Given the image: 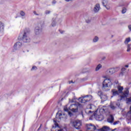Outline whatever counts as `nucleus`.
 <instances>
[{"label":"nucleus","instance_id":"nucleus-1","mask_svg":"<svg viewBox=\"0 0 131 131\" xmlns=\"http://www.w3.org/2000/svg\"><path fill=\"white\" fill-rule=\"evenodd\" d=\"M30 30L29 29H25L24 33L23 34L22 37H18L19 40H23L24 42H30V38L29 37V33Z\"/></svg>","mask_w":131,"mask_h":131},{"label":"nucleus","instance_id":"nucleus-2","mask_svg":"<svg viewBox=\"0 0 131 131\" xmlns=\"http://www.w3.org/2000/svg\"><path fill=\"white\" fill-rule=\"evenodd\" d=\"M92 95H87L86 96L79 97L78 101L80 103H86V102H90L92 100Z\"/></svg>","mask_w":131,"mask_h":131},{"label":"nucleus","instance_id":"nucleus-3","mask_svg":"<svg viewBox=\"0 0 131 131\" xmlns=\"http://www.w3.org/2000/svg\"><path fill=\"white\" fill-rule=\"evenodd\" d=\"M111 85H112V82L110 81V79H105L102 82V89L111 88Z\"/></svg>","mask_w":131,"mask_h":131},{"label":"nucleus","instance_id":"nucleus-4","mask_svg":"<svg viewBox=\"0 0 131 131\" xmlns=\"http://www.w3.org/2000/svg\"><path fill=\"white\" fill-rule=\"evenodd\" d=\"M71 123H72V126L74 127H75L76 129H80L81 126V121L77 120L73 121H71Z\"/></svg>","mask_w":131,"mask_h":131},{"label":"nucleus","instance_id":"nucleus-5","mask_svg":"<svg viewBox=\"0 0 131 131\" xmlns=\"http://www.w3.org/2000/svg\"><path fill=\"white\" fill-rule=\"evenodd\" d=\"M80 104L79 103H75L71 104L70 107H69L70 110L71 111H72L73 112H77L78 111V106H80Z\"/></svg>","mask_w":131,"mask_h":131},{"label":"nucleus","instance_id":"nucleus-6","mask_svg":"<svg viewBox=\"0 0 131 131\" xmlns=\"http://www.w3.org/2000/svg\"><path fill=\"white\" fill-rule=\"evenodd\" d=\"M41 32H42V28L37 26L35 29V33L37 35H39V34H41Z\"/></svg>","mask_w":131,"mask_h":131},{"label":"nucleus","instance_id":"nucleus-7","mask_svg":"<svg viewBox=\"0 0 131 131\" xmlns=\"http://www.w3.org/2000/svg\"><path fill=\"white\" fill-rule=\"evenodd\" d=\"M87 129H88V130H91V131H94L97 129V128L96 127V126L93 125L92 123H90L87 124Z\"/></svg>","mask_w":131,"mask_h":131},{"label":"nucleus","instance_id":"nucleus-8","mask_svg":"<svg viewBox=\"0 0 131 131\" xmlns=\"http://www.w3.org/2000/svg\"><path fill=\"white\" fill-rule=\"evenodd\" d=\"M100 9H101V7H100V4H96L94 6L93 11L95 13H98V12L100 11Z\"/></svg>","mask_w":131,"mask_h":131},{"label":"nucleus","instance_id":"nucleus-9","mask_svg":"<svg viewBox=\"0 0 131 131\" xmlns=\"http://www.w3.org/2000/svg\"><path fill=\"white\" fill-rule=\"evenodd\" d=\"M129 93V92L128 91V90H126V91H124V92L121 96L120 100H122V99H124V98H126L127 96H128Z\"/></svg>","mask_w":131,"mask_h":131},{"label":"nucleus","instance_id":"nucleus-10","mask_svg":"<svg viewBox=\"0 0 131 131\" xmlns=\"http://www.w3.org/2000/svg\"><path fill=\"white\" fill-rule=\"evenodd\" d=\"M21 46H22L21 42H17L14 46V49L15 50H19L21 48Z\"/></svg>","mask_w":131,"mask_h":131},{"label":"nucleus","instance_id":"nucleus-11","mask_svg":"<svg viewBox=\"0 0 131 131\" xmlns=\"http://www.w3.org/2000/svg\"><path fill=\"white\" fill-rule=\"evenodd\" d=\"M116 69H117V70H119V68H115L108 70V73L110 74H113V73H115V70H116Z\"/></svg>","mask_w":131,"mask_h":131},{"label":"nucleus","instance_id":"nucleus-12","mask_svg":"<svg viewBox=\"0 0 131 131\" xmlns=\"http://www.w3.org/2000/svg\"><path fill=\"white\" fill-rule=\"evenodd\" d=\"M95 118L96 120H98V121H102V120H103L104 118L103 117V115H97L96 116H95Z\"/></svg>","mask_w":131,"mask_h":131},{"label":"nucleus","instance_id":"nucleus-13","mask_svg":"<svg viewBox=\"0 0 131 131\" xmlns=\"http://www.w3.org/2000/svg\"><path fill=\"white\" fill-rule=\"evenodd\" d=\"M112 93L113 96H117L120 94L118 91L116 90V89H112Z\"/></svg>","mask_w":131,"mask_h":131},{"label":"nucleus","instance_id":"nucleus-14","mask_svg":"<svg viewBox=\"0 0 131 131\" xmlns=\"http://www.w3.org/2000/svg\"><path fill=\"white\" fill-rule=\"evenodd\" d=\"M107 121L110 123H113V121H114V117H113V115H110V118L107 119Z\"/></svg>","mask_w":131,"mask_h":131},{"label":"nucleus","instance_id":"nucleus-15","mask_svg":"<svg viewBox=\"0 0 131 131\" xmlns=\"http://www.w3.org/2000/svg\"><path fill=\"white\" fill-rule=\"evenodd\" d=\"M117 89H118V92L120 94H122V91H123V87L121 86L120 85H118L117 86Z\"/></svg>","mask_w":131,"mask_h":131},{"label":"nucleus","instance_id":"nucleus-16","mask_svg":"<svg viewBox=\"0 0 131 131\" xmlns=\"http://www.w3.org/2000/svg\"><path fill=\"white\" fill-rule=\"evenodd\" d=\"M56 19L53 18L52 19V21L51 23V24L50 26V27H55V26H56Z\"/></svg>","mask_w":131,"mask_h":131},{"label":"nucleus","instance_id":"nucleus-17","mask_svg":"<svg viewBox=\"0 0 131 131\" xmlns=\"http://www.w3.org/2000/svg\"><path fill=\"white\" fill-rule=\"evenodd\" d=\"M101 102H105V101H106V100H107L108 97L106 95H101Z\"/></svg>","mask_w":131,"mask_h":131},{"label":"nucleus","instance_id":"nucleus-18","mask_svg":"<svg viewBox=\"0 0 131 131\" xmlns=\"http://www.w3.org/2000/svg\"><path fill=\"white\" fill-rule=\"evenodd\" d=\"M4 28H5V26L4 23L0 21V31H4Z\"/></svg>","mask_w":131,"mask_h":131},{"label":"nucleus","instance_id":"nucleus-19","mask_svg":"<svg viewBox=\"0 0 131 131\" xmlns=\"http://www.w3.org/2000/svg\"><path fill=\"white\" fill-rule=\"evenodd\" d=\"M44 25H45V21L41 20L38 24L37 26H39V27H41V28H42V26H43Z\"/></svg>","mask_w":131,"mask_h":131},{"label":"nucleus","instance_id":"nucleus-20","mask_svg":"<svg viewBox=\"0 0 131 131\" xmlns=\"http://www.w3.org/2000/svg\"><path fill=\"white\" fill-rule=\"evenodd\" d=\"M91 21H92V18L91 17H89L87 18H85V22L88 24H89V23H91Z\"/></svg>","mask_w":131,"mask_h":131},{"label":"nucleus","instance_id":"nucleus-21","mask_svg":"<svg viewBox=\"0 0 131 131\" xmlns=\"http://www.w3.org/2000/svg\"><path fill=\"white\" fill-rule=\"evenodd\" d=\"M102 5L104 7H106L108 5V0H102Z\"/></svg>","mask_w":131,"mask_h":131},{"label":"nucleus","instance_id":"nucleus-22","mask_svg":"<svg viewBox=\"0 0 131 131\" xmlns=\"http://www.w3.org/2000/svg\"><path fill=\"white\" fill-rule=\"evenodd\" d=\"M107 130H109V127L107 126H103L101 129V131H107Z\"/></svg>","mask_w":131,"mask_h":131},{"label":"nucleus","instance_id":"nucleus-23","mask_svg":"<svg viewBox=\"0 0 131 131\" xmlns=\"http://www.w3.org/2000/svg\"><path fill=\"white\" fill-rule=\"evenodd\" d=\"M101 68H102V64H99L96 68L95 71H99V70H100V69H101Z\"/></svg>","mask_w":131,"mask_h":131},{"label":"nucleus","instance_id":"nucleus-24","mask_svg":"<svg viewBox=\"0 0 131 131\" xmlns=\"http://www.w3.org/2000/svg\"><path fill=\"white\" fill-rule=\"evenodd\" d=\"M129 41H130V37L127 38H126L124 41V43H125V45H127L128 42H129Z\"/></svg>","mask_w":131,"mask_h":131},{"label":"nucleus","instance_id":"nucleus-25","mask_svg":"<svg viewBox=\"0 0 131 131\" xmlns=\"http://www.w3.org/2000/svg\"><path fill=\"white\" fill-rule=\"evenodd\" d=\"M88 71H89V69L85 68L82 70L81 72L82 73H85L86 72H88Z\"/></svg>","mask_w":131,"mask_h":131},{"label":"nucleus","instance_id":"nucleus-26","mask_svg":"<svg viewBox=\"0 0 131 131\" xmlns=\"http://www.w3.org/2000/svg\"><path fill=\"white\" fill-rule=\"evenodd\" d=\"M99 40V37L98 36H95L93 40V42H97Z\"/></svg>","mask_w":131,"mask_h":131},{"label":"nucleus","instance_id":"nucleus-27","mask_svg":"<svg viewBox=\"0 0 131 131\" xmlns=\"http://www.w3.org/2000/svg\"><path fill=\"white\" fill-rule=\"evenodd\" d=\"M130 45L128 44L127 46V52H130Z\"/></svg>","mask_w":131,"mask_h":131},{"label":"nucleus","instance_id":"nucleus-28","mask_svg":"<svg viewBox=\"0 0 131 131\" xmlns=\"http://www.w3.org/2000/svg\"><path fill=\"white\" fill-rule=\"evenodd\" d=\"M125 13H126V8H125V7H123L122 10V13L125 14Z\"/></svg>","mask_w":131,"mask_h":131},{"label":"nucleus","instance_id":"nucleus-29","mask_svg":"<svg viewBox=\"0 0 131 131\" xmlns=\"http://www.w3.org/2000/svg\"><path fill=\"white\" fill-rule=\"evenodd\" d=\"M110 107L113 110H115V108H116L113 103H111Z\"/></svg>","mask_w":131,"mask_h":131},{"label":"nucleus","instance_id":"nucleus-30","mask_svg":"<svg viewBox=\"0 0 131 131\" xmlns=\"http://www.w3.org/2000/svg\"><path fill=\"white\" fill-rule=\"evenodd\" d=\"M45 14H46V15H49V14H51V11L46 10L45 12Z\"/></svg>","mask_w":131,"mask_h":131},{"label":"nucleus","instance_id":"nucleus-31","mask_svg":"<svg viewBox=\"0 0 131 131\" xmlns=\"http://www.w3.org/2000/svg\"><path fill=\"white\" fill-rule=\"evenodd\" d=\"M20 16H22V17H24V16H25V13L21 11L20 12Z\"/></svg>","mask_w":131,"mask_h":131},{"label":"nucleus","instance_id":"nucleus-32","mask_svg":"<svg viewBox=\"0 0 131 131\" xmlns=\"http://www.w3.org/2000/svg\"><path fill=\"white\" fill-rule=\"evenodd\" d=\"M36 69H37V68L36 67V66H34L32 67L31 69V71H32L33 70H36Z\"/></svg>","mask_w":131,"mask_h":131},{"label":"nucleus","instance_id":"nucleus-33","mask_svg":"<svg viewBox=\"0 0 131 131\" xmlns=\"http://www.w3.org/2000/svg\"><path fill=\"white\" fill-rule=\"evenodd\" d=\"M53 121L54 122V124H55V127L56 126H59V125L58 124V123H57V121L56 120H54Z\"/></svg>","mask_w":131,"mask_h":131},{"label":"nucleus","instance_id":"nucleus-34","mask_svg":"<svg viewBox=\"0 0 131 131\" xmlns=\"http://www.w3.org/2000/svg\"><path fill=\"white\" fill-rule=\"evenodd\" d=\"M126 70V69L125 68H123L121 69L122 72L121 73L122 74H123V72Z\"/></svg>","mask_w":131,"mask_h":131},{"label":"nucleus","instance_id":"nucleus-35","mask_svg":"<svg viewBox=\"0 0 131 131\" xmlns=\"http://www.w3.org/2000/svg\"><path fill=\"white\" fill-rule=\"evenodd\" d=\"M119 123V121H116L113 123V125H116V124H118Z\"/></svg>","mask_w":131,"mask_h":131},{"label":"nucleus","instance_id":"nucleus-36","mask_svg":"<svg viewBox=\"0 0 131 131\" xmlns=\"http://www.w3.org/2000/svg\"><path fill=\"white\" fill-rule=\"evenodd\" d=\"M85 113L87 114H90L91 113H92V111H89L88 112L87 111H85Z\"/></svg>","mask_w":131,"mask_h":131},{"label":"nucleus","instance_id":"nucleus-37","mask_svg":"<svg viewBox=\"0 0 131 131\" xmlns=\"http://www.w3.org/2000/svg\"><path fill=\"white\" fill-rule=\"evenodd\" d=\"M64 111H66V112H68L69 111L68 108L67 107H64Z\"/></svg>","mask_w":131,"mask_h":131},{"label":"nucleus","instance_id":"nucleus-38","mask_svg":"<svg viewBox=\"0 0 131 131\" xmlns=\"http://www.w3.org/2000/svg\"><path fill=\"white\" fill-rule=\"evenodd\" d=\"M33 13L34 14V15H36V16H39V14H37L36 13V11H34Z\"/></svg>","mask_w":131,"mask_h":131},{"label":"nucleus","instance_id":"nucleus-39","mask_svg":"<svg viewBox=\"0 0 131 131\" xmlns=\"http://www.w3.org/2000/svg\"><path fill=\"white\" fill-rule=\"evenodd\" d=\"M128 28L129 31H131V25H129L128 26Z\"/></svg>","mask_w":131,"mask_h":131},{"label":"nucleus","instance_id":"nucleus-40","mask_svg":"<svg viewBox=\"0 0 131 131\" xmlns=\"http://www.w3.org/2000/svg\"><path fill=\"white\" fill-rule=\"evenodd\" d=\"M58 115L60 117V116H62V114H61V113H59V114L57 113L56 114V116H58Z\"/></svg>","mask_w":131,"mask_h":131},{"label":"nucleus","instance_id":"nucleus-41","mask_svg":"<svg viewBox=\"0 0 131 131\" xmlns=\"http://www.w3.org/2000/svg\"><path fill=\"white\" fill-rule=\"evenodd\" d=\"M57 3V1L54 0L53 2H52V4H56Z\"/></svg>","mask_w":131,"mask_h":131},{"label":"nucleus","instance_id":"nucleus-42","mask_svg":"<svg viewBox=\"0 0 131 131\" xmlns=\"http://www.w3.org/2000/svg\"><path fill=\"white\" fill-rule=\"evenodd\" d=\"M105 8H106V9L107 10H109V9H110V8L109 7H107V6H106V7H105Z\"/></svg>","mask_w":131,"mask_h":131},{"label":"nucleus","instance_id":"nucleus-43","mask_svg":"<svg viewBox=\"0 0 131 131\" xmlns=\"http://www.w3.org/2000/svg\"><path fill=\"white\" fill-rule=\"evenodd\" d=\"M59 32L60 33H61V34L64 32V31H61L60 30H59Z\"/></svg>","mask_w":131,"mask_h":131},{"label":"nucleus","instance_id":"nucleus-44","mask_svg":"<svg viewBox=\"0 0 131 131\" xmlns=\"http://www.w3.org/2000/svg\"><path fill=\"white\" fill-rule=\"evenodd\" d=\"M115 83H116V84H118V81H115Z\"/></svg>","mask_w":131,"mask_h":131},{"label":"nucleus","instance_id":"nucleus-45","mask_svg":"<svg viewBox=\"0 0 131 131\" xmlns=\"http://www.w3.org/2000/svg\"><path fill=\"white\" fill-rule=\"evenodd\" d=\"M127 114L131 115V110H130L129 112H128Z\"/></svg>","mask_w":131,"mask_h":131},{"label":"nucleus","instance_id":"nucleus-46","mask_svg":"<svg viewBox=\"0 0 131 131\" xmlns=\"http://www.w3.org/2000/svg\"><path fill=\"white\" fill-rule=\"evenodd\" d=\"M58 131H64V130L63 129H60L58 130Z\"/></svg>","mask_w":131,"mask_h":131},{"label":"nucleus","instance_id":"nucleus-47","mask_svg":"<svg viewBox=\"0 0 131 131\" xmlns=\"http://www.w3.org/2000/svg\"><path fill=\"white\" fill-rule=\"evenodd\" d=\"M125 67H126V68H128V65H125Z\"/></svg>","mask_w":131,"mask_h":131},{"label":"nucleus","instance_id":"nucleus-48","mask_svg":"<svg viewBox=\"0 0 131 131\" xmlns=\"http://www.w3.org/2000/svg\"><path fill=\"white\" fill-rule=\"evenodd\" d=\"M73 83V81H70V82H69V83Z\"/></svg>","mask_w":131,"mask_h":131},{"label":"nucleus","instance_id":"nucleus-49","mask_svg":"<svg viewBox=\"0 0 131 131\" xmlns=\"http://www.w3.org/2000/svg\"><path fill=\"white\" fill-rule=\"evenodd\" d=\"M41 126V124H40V127H39L38 129H40V127Z\"/></svg>","mask_w":131,"mask_h":131},{"label":"nucleus","instance_id":"nucleus-50","mask_svg":"<svg viewBox=\"0 0 131 131\" xmlns=\"http://www.w3.org/2000/svg\"><path fill=\"white\" fill-rule=\"evenodd\" d=\"M41 126V124H40V127H39L38 129H40V127Z\"/></svg>","mask_w":131,"mask_h":131},{"label":"nucleus","instance_id":"nucleus-51","mask_svg":"<svg viewBox=\"0 0 131 131\" xmlns=\"http://www.w3.org/2000/svg\"><path fill=\"white\" fill-rule=\"evenodd\" d=\"M88 108H89V109H92V106H90V107H88Z\"/></svg>","mask_w":131,"mask_h":131},{"label":"nucleus","instance_id":"nucleus-52","mask_svg":"<svg viewBox=\"0 0 131 131\" xmlns=\"http://www.w3.org/2000/svg\"><path fill=\"white\" fill-rule=\"evenodd\" d=\"M81 113H82V116L83 117V114H82V112H81Z\"/></svg>","mask_w":131,"mask_h":131},{"label":"nucleus","instance_id":"nucleus-53","mask_svg":"<svg viewBox=\"0 0 131 131\" xmlns=\"http://www.w3.org/2000/svg\"><path fill=\"white\" fill-rule=\"evenodd\" d=\"M115 129H116L115 128V129H113L112 131H114V130H115Z\"/></svg>","mask_w":131,"mask_h":131},{"label":"nucleus","instance_id":"nucleus-54","mask_svg":"<svg viewBox=\"0 0 131 131\" xmlns=\"http://www.w3.org/2000/svg\"><path fill=\"white\" fill-rule=\"evenodd\" d=\"M54 127H55V126H52V128H53Z\"/></svg>","mask_w":131,"mask_h":131},{"label":"nucleus","instance_id":"nucleus-55","mask_svg":"<svg viewBox=\"0 0 131 131\" xmlns=\"http://www.w3.org/2000/svg\"><path fill=\"white\" fill-rule=\"evenodd\" d=\"M39 64H40V62H39Z\"/></svg>","mask_w":131,"mask_h":131},{"label":"nucleus","instance_id":"nucleus-56","mask_svg":"<svg viewBox=\"0 0 131 131\" xmlns=\"http://www.w3.org/2000/svg\"><path fill=\"white\" fill-rule=\"evenodd\" d=\"M103 111H105V110L103 109Z\"/></svg>","mask_w":131,"mask_h":131},{"label":"nucleus","instance_id":"nucleus-57","mask_svg":"<svg viewBox=\"0 0 131 131\" xmlns=\"http://www.w3.org/2000/svg\"><path fill=\"white\" fill-rule=\"evenodd\" d=\"M56 118H58V117H56Z\"/></svg>","mask_w":131,"mask_h":131}]
</instances>
